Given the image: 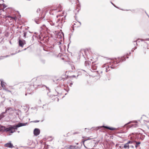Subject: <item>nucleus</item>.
<instances>
[{
  "label": "nucleus",
  "mask_w": 149,
  "mask_h": 149,
  "mask_svg": "<svg viewBox=\"0 0 149 149\" xmlns=\"http://www.w3.org/2000/svg\"><path fill=\"white\" fill-rule=\"evenodd\" d=\"M130 123H132V127H136L138 126L137 122L136 121L135 122H130L129 123H127V125H128L130 124Z\"/></svg>",
  "instance_id": "8"
},
{
  "label": "nucleus",
  "mask_w": 149,
  "mask_h": 149,
  "mask_svg": "<svg viewBox=\"0 0 149 149\" xmlns=\"http://www.w3.org/2000/svg\"><path fill=\"white\" fill-rule=\"evenodd\" d=\"M37 79L36 78H34L31 81L32 83H33V86H34V85H38V82H37Z\"/></svg>",
  "instance_id": "10"
},
{
  "label": "nucleus",
  "mask_w": 149,
  "mask_h": 149,
  "mask_svg": "<svg viewBox=\"0 0 149 149\" xmlns=\"http://www.w3.org/2000/svg\"><path fill=\"white\" fill-rule=\"evenodd\" d=\"M1 86L3 88V89H5V88L6 87L5 84H6L4 82L1 81Z\"/></svg>",
  "instance_id": "14"
},
{
  "label": "nucleus",
  "mask_w": 149,
  "mask_h": 149,
  "mask_svg": "<svg viewBox=\"0 0 149 149\" xmlns=\"http://www.w3.org/2000/svg\"><path fill=\"white\" fill-rule=\"evenodd\" d=\"M125 56H122L120 58H116L113 60L111 61L110 62V65H109V67L113 68L117 66L118 64L120 62H122L125 60Z\"/></svg>",
  "instance_id": "1"
},
{
  "label": "nucleus",
  "mask_w": 149,
  "mask_h": 149,
  "mask_svg": "<svg viewBox=\"0 0 149 149\" xmlns=\"http://www.w3.org/2000/svg\"><path fill=\"white\" fill-rule=\"evenodd\" d=\"M56 22H54V23H53V22H52V23H51L50 24L52 25H55Z\"/></svg>",
  "instance_id": "25"
},
{
  "label": "nucleus",
  "mask_w": 149,
  "mask_h": 149,
  "mask_svg": "<svg viewBox=\"0 0 149 149\" xmlns=\"http://www.w3.org/2000/svg\"><path fill=\"white\" fill-rule=\"evenodd\" d=\"M26 32H24V37L25 38H26Z\"/></svg>",
  "instance_id": "22"
},
{
  "label": "nucleus",
  "mask_w": 149,
  "mask_h": 149,
  "mask_svg": "<svg viewBox=\"0 0 149 149\" xmlns=\"http://www.w3.org/2000/svg\"><path fill=\"white\" fill-rule=\"evenodd\" d=\"M131 146L132 148H134V146Z\"/></svg>",
  "instance_id": "28"
},
{
  "label": "nucleus",
  "mask_w": 149,
  "mask_h": 149,
  "mask_svg": "<svg viewBox=\"0 0 149 149\" xmlns=\"http://www.w3.org/2000/svg\"><path fill=\"white\" fill-rule=\"evenodd\" d=\"M127 125V128H130L132 127V123H130V124L128 125H127V124H126L125 125Z\"/></svg>",
  "instance_id": "16"
},
{
  "label": "nucleus",
  "mask_w": 149,
  "mask_h": 149,
  "mask_svg": "<svg viewBox=\"0 0 149 149\" xmlns=\"http://www.w3.org/2000/svg\"><path fill=\"white\" fill-rule=\"evenodd\" d=\"M44 17H41L39 19H38L37 18H36L35 19V21L37 24H38V22L39 21L40 19H41L42 18H43Z\"/></svg>",
  "instance_id": "15"
},
{
  "label": "nucleus",
  "mask_w": 149,
  "mask_h": 149,
  "mask_svg": "<svg viewBox=\"0 0 149 149\" xmlns=\"http://www.w3.org/2000/svg\"><path fill=\"white\" fill-rule=\"evenodd\" d=\"M102 127H104V128H105L107 129H109V130H116V129L113 127H109L107 126H102Z\"/></svg>",
  "instance_id": "13"
},
{
  "label": "nucleus",
  "mask_w": 149,
  "mask_h": 149,
  "mask_svg": "<svg viewBox=\"0 0 149 149\" xmlns=\"http://www.w3.org/2000/svg\"><path fill=\"white\" fill-rule=\"evenodd\" d=\"M69 149H76L75 147L72 146H70Z\"/></svg>",
  "instance_id": "18"
},
{
  "label": "nucleus",
  "mask_w": 149,
  "mask_h": 149,
  "mask_svg": "<svg viewBox=\"0 0 149 149\" xmlns=\"http://www.w3.org/2000/svg\"><path fill=\"white\" fill-rule=\"evenodd\" d=\"M58 21H59V19H58Z\"/></svg>",
  "instance_id": "31"
},
{
  "label": "nucleus",
  "mask_w": 149,
  "mask_h": 149,
  "mask_svg": "<svg viewBox=\"0 0 149 149\" xmlns=\"http://www.w3.org/2000/svg\"><path fill=\"white\" fill-rule=\"evenodd\" d=\"M70 66L71 67V68H72V71L74 70H75V67L74 66H73L72 65H70Z\"/></svg>",
  "instance_id": "19"
},
{
  "label": "nucleus",
  "mask_w": 149,
  "mask_h": 149,
  "mask_svg": "<svg viewBox=\"0 0 149 149\" xmlns=\"http://www.w3.org/2000/svg\"><path fill=\"white\" fill-rule=\"evenodd\" d=\"M90 139V138L89 137H88V139H86V140H83L82 141V142H83V145H84V146L86 147L85 146V145H84V142L85 141L87 140H90V139Z\"/></svg>",
  "instance_id": "17"
},
{
  "label": "nucleus",
  "mask_w": 149,
  "mask_h": 149,
  "mask_svg": "<svg viewBox=\"0 0 149 149\" xmlns=\"http://www.w3.org/2000/svg\"><path fill=\"white\" fill-rule=\"evenodd\" d=\"M149 49L148 45L147 44L144 43L143 44L142 46V50L145 53H146V51Z\"/></svg>",
  "instance_id": "3"
},
{
  "label": "nucleus",
  "mask_w": 149,
  "mask_h": 149,
  "mask_svg": "<svg viewBox=\"0 0 149 149\" xmlns=\"http://www.w3.org/2000/svg\"><path fill=\"white\" fill-rule=\"evenodd\" d=\"M13 21V20H12L11 19H10L9 22H12Z\"/></svg>",
  "instance_id": "26"
},
{
  "label": "nucleus",
  "mask_w": 149,
  "mask_h": 149,
  "mask_svg": "<svg viewBox=\"0 0 149 149\" xmlns=\"http://www.w3.org/2000/svg\"><path fill=\"white\" fill-rule=\"evenodd\" d=\"M4 90H5L8 92H10V91H9V90H8L7 89H6L5 88V89H3Z\"/></svg>",
  "instance_id": "23"
},
{
  "label": "nucleus",
  "mask_w": 149,
  "mask_h": 149,
  "mask_svg": "<svg viewBox=\"0 0 149 149\" xmlns=\"http://www.w3.org/2000/svg\"><path fill=\"white\" fill-rule=\"evenodd\" d=\"M40 133V130L38 128H35L33 131V133L35 135L38 136Z\"/></svg>",
  "instance_id": "7"
},
{
  "label": "nucleus",
  "mask_w": 149,
  "mask_h": 149,
  "mask_svg": "<svg viewBox=\"0 0 149 149\" xmlns=\"http://www.w3.org/2000/svg\"><path fill=\"white\" fill-rule=\"evenodd\" d=\"M73 76V77H75L74 76Z\"/></svg>",
  "instance_id": "32"
},
{
  "label": "nucleus",
  "mask_w": 149,
  "mask_h": 149,
  "mask_svg": "<svg viewBox=\"0 0 149 149\" xmlns=\"http://www.w3.org/2000/svg\"><path fill=\"white\" fill-rule=\"evenodd\" d=\"M107 72V71L108 70L107 68H106Z\"/></svg>",
  "instance_id": "30"
},
{
  "label": "nucleus",
  "mask_w": 149,
  "mask_h": 149,
  "mask_svg": "<svg viewBox=\"0 0 149 149\" xmlns=\"http://www.w3.org/2000/svg\"><path fill=\"white\" fill-rule=\"evenodd\" d=\"M39 122V120H34V121H32V122L33 123H37V122Z\"/></svg>",
  "instance_id": "24"
},
{
  "label": "nucleus",
  "mask_w": 149,
  "mask_h": 149,
  "mask_svg": "<svg viewBox=\"0 0 149 149\" xmlns=\"http://www.w3.org/2000/svg\"><path fill=\"white\" fill-rule=\"evenodd\" d=\"M110 79H111V78H110V75L107 76V78L106 79V80H110Z\"/></svg>",
  "instance_id": "20"
},
{
  "label": "nucleus",
  "mask_w": 149,
  "mask_h": 149,
  "mask_svg": "<svg viewBox=\"0 0 149 149\" xmlns=\"http://www.w3.org/2000/svg\"><path fill=\"white\" fill-rule=\"evenodd\" d=\"M4 146L5 147L9 148H11L14 147L13 144H12L10 142L5 144L4 145Z\"/></svg>",
  "instance_id": "5"
},
{
  "label": "nucleus",
  "mask_w": 149,
  "mask_h": 149,
  "mask_svg": "<svg viewBox=\"0 0 149 149\" xmlns=\"http://www.w3.org/2000/svg\"><path fill=\"white\" fill-rule=\"evenodd\" d=\"M78 132H75L74 133V134H78Z\"/></svg>",
  "instance_id": "27"
},
{
  "label": "nucleus",
  "mask_w": 149,
  "mask_h": 149,
  "mask_svg": "<svg viewBox=\"0 0 149 149\" xmlns=\"http://www.w3.org/2000/svg\"><path fill=\"white\" fill-rule=\"evenodd\" d=\"M7 17L10 18L13 21H16L17 19V17H16V16H15L14 17H11L10 15L6 16V18Z\"/></svg>",
  "instance_id": "11"
},
{
  "label": "nucleus",
  "mask_w": 149,
  "mask_h": 149,
  "mask_svg": "<svg viewBox=\"0 0 149 149\" xmlns=\"http://www.w3.org/2000/svg\"><path fill=\"white\" fill-rule=\"evenodd\" d=\"M136 142V145L135 146H136V147H137V146L139 145V144H140L141 143L140 142Z\"/></svg>",
  "instance_id": "21"
},
{
  "label": "nucleus",
  "mask_w": 149,
  "mask_h": 149,
  "mask_svg": "<svg viewBox=\"0 0 149 149\" xmlns=\"http://www.w3.org/2000/svg\"><path fill=\"white\" fill-rule=\"evenodd\" d=\"M130 139H132V137H130Z\"/></svg>",
  "instance_id": "29"
},
{
  "label": "nucleus",
  "mask_w": 149,
  "mask_h": 149,
  "mask_svg": "<svg viewBox=\"0 0 149 149\" xmlns=\"http://www.w3.org/2000/svg\"><path fill=\"white\" fill-rule=\"evenodd\" d=\"M134 142L133 141H129L128 142L125 144L123 146V148L125 149H129L130 148L129 144H132Z\"/></svg>",
  "instance_id": "4"
},
{
  "label": "nucleus",
  "mask_w": 149,
  "mask_h": 149,
  "mask_svg": "<svg viewBox=\"0 0 149 149\" xmlns=\"http://www.w3.org/2000/svg\"><path fill=\"white\" fill-rule=\"evenodd\" d=\"M59 79H57V80H59Z\"/></svg>",
  "instance_id": "33"
},
{
  "label": "nucleus",
  "mask_w": 149,
  "mask_h": 149,
  "mask_svg": "<svg viewBox=\"0 0 149 149\" xmlns=\"http://www.w3.org/2000/svg\"><path fill=\"white\" fill-rule=\"evenodd\" d=\"M72 25L74 27H77L80 25V23L78 22H74Z\"/></svg>",
  "instance_id": "9"
},
{
  "label": "nucleus",
  "mask_w": 149,
  "mask_h": 149,
  "mask_svg": "<svg viewBox=\"0 0 149 149\" xmlns=\"http://www.w3.org/2000/svg\"><path fill=\"white\" fill-rule=\"evenodd\" d=\"M25 40L22 41L21 40H19V45L20 46L23 47L24 45V42H25Z\"/></svg>",
  "instance_id": "12"
},
{
  "label": "nucleus",
  "mask_w": 149,
  "mask_h": 149,
  "mask_svg": "<svg viewBox=\"0 0 149 149\" xmlns=\"http://www.w3.org/2000/svg\"><path fill=\"white\" fill-rule=\"evenodd\" d=\"M67 72L68 71H66L65 74L62 75L61 78L60 80L62 79L64 81L68 78V76L66 74Z\"/></svg>",
  "instance_id": "6"
},
{
  "label": "nucleus",
  "mask_w": 149,
  "mask_h": 149,
  "mask_svg": "<svg viewBox=\"0 0 149 149\" xmlns=\"http://www.w3.org/2000/svg\"><path fill=\"white\" fill-rule=\"evenodd\" d=\"M24 123H19L17 125H10L8 127L5 128L4 131L6 132H9L10 133H13L15 131L17 127L25 126Z\"/></svg>",
  "instance_id": "2"
}]
</instances>
